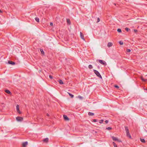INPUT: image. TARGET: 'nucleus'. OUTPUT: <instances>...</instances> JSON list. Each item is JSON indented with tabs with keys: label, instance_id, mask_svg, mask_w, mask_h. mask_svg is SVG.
I'll use <instances>...</instances> for the list:
<instances>
[{
	"label": "nucleus",
	"instance_id": "39448f33",
	"mask_svg": "<svg viewBox=\"0 0 147 147\" xmlns=\"http://www.w3.org/2000/svg\"><path fill=\"white\" fill-rule=\"evenodd\" d=\"M112 138L113 141H118L119 142H120L121 141H119L118 139L116 137H114V136H112Z\"/></svg>",
	"mask_w": 147,
	"mask_h": 147
},
{
	"label": "nucleus",
	"instance_id": "a878e982",
	"mask_svg": "<svg viewBox=\"0 0 147 147\" xmlns=\"http://www.w3.org/2000/svg\"><path fill=\"white\" fill-rule=\"evenodd\" d=\"M117 31L119 32H121V30L120 28L118 29Z\"/></svg>",
	"mask_w": 147,
	"mask_h": 147
},
{
	"label": "nucleus",
	"instance_id": "ea45409f",
	"mask_svg": "<svg viewBox=\"0 0 147 147\" xmlns=\"http://www.w3.org/2000/svg\"><path fill=\"white\" fill-rule=\"evenodd\" d=\"M2 11L0 9V12L2 13Z\"/></svg>",
	"mask_w": 147,
	"mask_h": 147
},
{
	"label": "nucleus",
	"instance_id": "423d86ee",
	"mask_svg": "<svg viewBox=\"0 0 147 147\" xmlns=\"http://www.w3.org/2000/svg\"><path fill=\"white\" fill-rule=\"evenodd\" d=\"M80 36L81 38L83 40H85V39L84 37V36L82 34V33L81 32H80Z\"/></svg>",
	"mask_w": 147,
	"mask_h": 147
},
{
	"label": "nucleus",
	"instance_id": "4c0bfd02",
	"mask_svg": "<svg viewBox=\"0 0 147 147\" xmlns=\"http://www.w3.org/2000/svg\"><path fill=\"white\" fill-rule=\"evenodd\" d=\"M78 97L80 98V99H82V97L81 96H78Z\"/></svg>",
	"mask_w": 147,
	"mask_h": 147
},
{
	"label": "nucleus",
	"instance_id": "6e6552de",
	"mask_svg": "<svg viewBox=\"0 0 147 147\" xmlns=\"http://www.w3.org/2000/svg\"><path fill=\"white\" fill-rule=\"evenodd\" d=\"M8 63L10 64H11L12 65H14L15 64V63L13 61H8Z\"/></svg>",
	"mask_w": 147,
	"mask_h": 147
},
{
	"label": "nucleus",
	"instance_id": "ddd939ff",
	"mask_svg": "<svg viewBox=\"0 0 147 147\" xmlns=\"http://www.w3.org/2000/svg\"><path fill=\"white\" fill-rule=\"evenodd\" d=\"M125 130L126 132L127 133V132H129L127 127L125 126Z\"/></svg>",
	"mask_w": 147,
	"mask_h": 147
},
{
	"label": "nucleus",
	"instance_id": "5701e85b",
	"mask_svg": "<svg viewBox=\"0 0 147 147\" xmlns=\"http://www.w3.org/2000/svg\"><path fill=\"white\" fill-rule=\"evenodd\" d=\"M140 140L141 142H145V140L144 139H140Z\"/></svg>",
	"mask_w": 147,
	"mask_h": 147
},
{
	"label": "nucleus",
	"instance_id": "f03ea898",
	"mask_svg": "<svg viewBox=\"0 0 147 147\" xmlns=\"http://www.w3.org/2000/svg\"><path fill=\"white\" fill-rule=\"evenodd\" d=\"M98 61L102 65H103L105 66L107 65V63L105 61L102 60H98Z\"/></svg>",
	"mask_w": 147,
	"mask_h": 147
},
{
	"label": "nucleus",
	"instance_id": "20e7f679",
	"mask_svg": "<svg viewBox=\"0 0 147 147\" xmlns=\"http://www.w3.org/2000/svg\"><path fill=\"white\" fill-rule=\"evenodd\" d=\"M16 110L18 112L20 113H21V112H20V110H19V106L18 105H17L16 106Z\"/></svg>",
	"mask_w": 147,
	"mask_h": 147
},
{
	"label": "nucleus",
	"instance_id": "7ed1b4c3",
	"mask_svg": "<svg viewBox=\"0 0 147 147\" xmlns=\"http://www.w3.org/2000/svg\"><path fill=\"white\" fill-rule=\"evenodd\" d=\"M16 119L18 121H21L23 120V118L21 117H17L16 118Z\"/></svg>",
	"mask_w": 147,
	"mask_h": 147
},
{
	"label": "nucleus",
	"instance_id": "4be33fe9",
	"mask_svg": "<svg viewBox=\"0 0 147 147\" xmlns=\"http://www.w3.org/2000/svg\"><path fill=\"white\" fill-rule=\"evenodd\" d=\"M35 20L37 22H39V19L38 17H36L35 18Z\"/></svg>",
	"mask_w": 147,
	"mask_h": 147
},
{
	"label": "nucleus",
	"instance_id": "c85d7f7f",
	"mask_svg": "<svg viewBox=\"0 0 147 147\" xmlns=\"http://www.w3.org/2000/svg\"><path fill=\"white\" fill-rule=\"evenodd\" d=\"M119 44L121 45H122L123 44V42H122L121 41H119Z\"/></svg>",
	"mask_w": 147,
	"mask_h": 147
},
{
	"label": "nucleus",
	"instance_id": "aec40b11",
	"mask_svg": "<svg viewBox=\"0 0 147 147\" xmlns=\"http://www.w3.org/2000/svg\"><path fill=\"white\" fill-rule=\"evenodd\" d=\"M68 93L69 95V96L71 97V98H73L74 96L72 94H70V93H69V92H68Z\"/></svg>",
	"mask_w": 147,
	"mask_h": 147
},
{
	"label": "nucleus",
	"instance_id": "e433bc0d",
	"mask_svg": "<svg viewBox=\"0 0 147 147\" xmlns=\"http://www.w3.org/2000/svg\"><path fill=\"white\" fill-rule=\"evenodd\" d=\"M134 31L135 32H136L137 31V30H136L134 29Z\"/></svg>",
	"mask_w": 147,
	"mask_h": 147
},
{
	"label": "nucleus",
	"instance_id": "9d476101",
	"mask_svg": "<svg viewBox=\"0 0 147 147\" xmlns=\"http://www.w3.org/2000/svg\"><path fill=\"white\" fill-rule=\"evenodd\" d=\"M49 140V139L48 138H46L44 139L43 140V141L45 142H47Z\"/></svg>",
	"mask_w": 147,
	"mask_h": 147
},
{
	"label": "nucleus",
	"instance_id": "473e14b6",
	"mask_svg": "<svg viewBox=\"0 0 147 147\" xmlns=\"http://www.w3.org/2000/svg\"><path fill=\"white\" fill-rule=\"evenodd\" d=\"M114 87L115 88H119V87L117 85H115L114 86Z\"/></svg>",
	"mask_w": 147,
	"mask_h": 147
},
{
	"label": "nucleus",
	"instance_id": "2f4dec72",
	"mask_svg": "<svg viewBox=\"0 0 147 147\" xmlns=\"http://www.w3.org/2000/svg\"><path fill=\"white\" fill-rule=\"evenodd\" d=\"M93 121L94 122H96L97 121V120L96 119H94L93 120Z\"/></svg>",
	"mask_w": 147,
	"mask_h": 147
},
{
	"label": "nucleus",
	"instance_id": "393cba45",
	"mask_svg": "<svg viewBox=\"0 0 147 147\" xmlns=\"http://www.w3.org/2000/svg\"><path fill=\"white\" fill-rule=\"evenodd\" d=\"M125 30H126L127 32H128L130 30V29L129 28H125Z\"/></svg>",
	"mask_w": 147,
	"mask_h": 147
},
{
	"label": "nucleus",
	"instance_id": "412c9836",
	"mask_svg": "<svg viewBox=\"0 0 147 147\" xmlns=\"http://www.w3.org/2000/svg\"><path fill=\"white\" fill-rule=\"evenodd\" d=\"M88 68L90 69H91L93 67L92 65H89L88 66Z\"/></svg>",
	"mask_w": 147,
	"mask_h": 147
},
{
	"label": "nucleus",
	"instance_id": "a211bd4d",
	"mask_svg": "<svg viewBox=\"0 0 147 147\" xmlns=\"http://www.w3.org/2000/svg\"><path fill=\"white\" fill-rule=\"evenodd\" d=\"M67 23L68 24H70V21L69 19H67Z\"/></svg>",
	"mask_w": 147,
	"mask_h": 147
},
{
	"label": "nucleus",
	"instance_id": "6ab92c4d",
	"mask_svg": "<svg viewBox=\"0 0 147 147\" xmlns=\"http://www.w3.org/2000/svg\"><path fill=\"white\" fill-rule=\"evenodd\" d=\"M40 51L41 54H44V51H43V50L42 49H40Z\"/></svg>",
	"mask_w": 147,
	"mask_h": 147
},
{
	"label": "nucleus",
	"instance_id": "72a5a7b5",
	"mask_svg": "<svg viewBox=\"0 0 147 147\" xmlns=\"http://www.w3.org/2000/svg\"><path fill=\"white\" fill-rule=\"evenodd\" d=\"M49 77L50 78L52 79L53 78V77L52 76L50 75L49 76Z\"/></svg>",
	"mask_w": 147,
	"mask_h": 147
},
{
	"label": "nucleus",
	"instance_id": "bb28decb",
	"mask_svg": "<svg viewBox=\"0 0 147 147\" xmlns=\"http://www.w3.org/2000/svg\"><path fill=\"white\" fill-rule=\"evenodd\" d=\"M111 129H112L111 127H108L106 128V129H107L108 130H110Z\"/></svg>",
	"mask_w": 147,
	"mask_h": 147
},
{
	"label": "nucleus",
	"instance_id": "f3484780",
	"mask_svg": "<svg viewBox=\"0 0 147 147\" xmlns=\"http://www.w3.org/2000/svg\"><path fill=\"white\" fill-rule=\"evenodd\" d=\"M141 79L143 82H145L147 80L146 79H144L142 77H141Z\"/></svg>",
	"mask_w": 147,
	"mask_h": 147
},
{
	"label": "nucleus",
	"instance_id": "dca6fc26",
	"mask_svg": "<svg viewBox=\"0 0 147 147\" xmlns=\"http://www.w3.org/2000/svg\"><path fill=\"white\" fill-rule=\"evenodd\" d=\"M5 92L7 93L8 94H10L11 93L8 90H5Z\"/></svg>",
	"mask_w": 147,
	"mask_h": 147
},
{
	"label": "nucleus",
	"instance_id": "4468645a",
	"mask_svg": "<svg viewBox=\"0 0 147 147\" xmlns=\"http://www.w3.org/2000/svg\"><path fill=\"white\" fill-rule=\"evenodd\" d=\"M88 115L89 116H93L94 115V113L90 112H89L88 113Z\"/></svg>",
	"mask_w": 147,
	"mask_h": 147
},
{
	"label": "nucleus",
	"instance_id": "b1692460",
	"mask_svg": "<svg viewBox=\"0 0 147 147\" xmlns=\"http://www.w3.org/2000/svg\"><path fill=\"white\" fill-rule=\"evenodd\" d=\"M113 144L114 145V147H117V145L114 142H113Z\"/></svg>",
	"mask_w": 147,
	"mask_h": 147
},
{
	"label": "nucleus",
	"instance_id": "7c9ffc66",
	"mask_svg": "<svg viewBox=\"0 0 147 147\" xmlns=\"http://www.w3.org/2000/svg\"><path fill=\"white\" fill-rule=\"evenodd\" d=\"M130 51H131V50L130 49H127V52H130Z\"/></svg>",
	"mask_w": 147,
	"mask_h": 147
},
{
	"label": "nucleus",
	"instance_id": "58836bf2",
	"mask_svg": "<svg viewBox=\"0 0 147 147\" xmlns=\"http://www.w3.org/2000/svg\"><path fill=\"white\" fill-rule=\"evenodd\" d=\"M47 116H49V115L48 114V113H47Z\"/></svg>",
	"mask_w": 147,
	"mask_h": 147
},
{
	"label": "nucleus",
	"instance_id": "a19ab883",
	"mask_svg": "<svg viewBox=\"0 0 147 147\" xmlns=\"http://www.w3.org/2000/svg\"><path fill=\"white\" fill-rule=\"evenodd\" d=\"M146 132H147V130L146 131Z\"/></svg>",
	"mask_w": 147,
	"mask_h": 147
},
{
	"label": "nucleus",
	"instance_id": "f257e3e1",
	"mask_svg": "<svg viewBox=\"0 0 147 147\" xmlns=\"http://www.w3.org/2000/svg\"><path fill=\"white\" fill-rule=\"evenodd\" d=\"M93 71L94 73L99 78L102 79V77L100 73L94 69Z\"/></svg>",
	"mask_w": 147,
	"mask_h": 147
},
{
	"label": "nucleus",
	"instance_id": "f704fd0d",
	"mask_svg": "<svg viewBox=\"0 0 147 147\" xmlns=\"http://www.w3.org/2000/svg\"><path fill=\"white\" fill-rule=\"evenodd\" d=\"M50 25L51 26H52L53 25V23H52V22H50Z\"/></svg>",
	"mask_w": 147,
	"mask_h": 147
},
{
	"label": "nucleus",
	"instance_id": "0eeeda50",
	"mask_svg": "<svg viewBox=\"0 0 147 147\" xmlns=\"http://www.w3.org/2000/svg\"><path fill=\"white\" fill-rule=\"evenodd\" d=\"M64 119L65 120H69V119L68 117L65 115H64L63 116Z\"/></svg>",
	"mask_w": 147,
	"mask_h": 147
},
{
	"label": "nucleus",
	"instance_id": "cd10ccee",
	"mask_svg": "<svg viewBox=\"0 0 147 147\" xmlns=\"http://www.w3.org/2000/svg\"><path fill=\"white\" fill-rule=\"evenodd\" d=\"M103 120H102V119L100 121H99V123H103Z\"/></svg>",
	"mask_w": 147,
	"mask_h": 147
},
{
	"label": "nucleus",
	"instance_id": "c756f323",
	"mask_svg": "<svg viewBox=\"0 0 147 147\" xmlns=\"http://www.w3.org/2000/svg\"><path fill=\"white\" fill-rule=\"evenodd\" d=\"M100 21V19L99 18H98L97 19V22L98 23Z\"/></svg>",
	"mask_w": 147,
	"mask_h": 147
},
{
	"label": "nucleus",
	"instance_id": "c9c22d12",
	"mask_svg": "<svg viewBox=\"0 0 147 147\" xmlns=\"http://www.w3.org/2000/svg\"><path fill=\"white\" fill-rule=\"evenodd\" d=\"M108 120H106L105 121V122L106 123H108Z\"/></svg>",
	"mask_w": 147,
	"mask_h": 147
},
{
	"label": "nucleus",
	"instance_id": "2eb2a0df",
	"mask_svg": "<svg viewBox=\"0 0 147 147\" xmlns=\"http://www.w3.org/2000/svg\"><path fill=\"white\" fill-rule=\"evenodd\" d=\"M59 83L61 84H63V82L61 80H59L58 81Z\"/></svg>",
	"mask_w": 147,
	"mask_h": 147
},
{
	"label": "nucleus",
	"instance_id": "1a4fd4ad",
	"mask_svg": "<svg viewBox=\"0 0 147 147\" xmlns=\"http://www.w3.org/2000/svg\"><path fill=\"white\" fill-rule=\"evenodd\" d=\"M113 45V44L111 42H109L107 44V46L109 47H111Z\"/></svg>",
	"mask_w": 147,
	"mask_h": 147
},
{
	"label": "nucleus",
	"instance_id": "f8f14e48",
	"mask_svg": "<svg viewBox=\"0 0 147 147\" xmlns=\"http://www.w3.org/2000/svg\"><path fill=\"white\" fill-rule=\"evenodd\" d=\"M126 135L127 136L129 137V138H131V136L129 133V132L126 133Z\"/></svg>",
	"mask_w": 147,
	"mask_h": 147
},
{
	"label": "nucleus",
	"instance_id": "9b49d317",
	"mask_svg": "<svg viewBox=\"0 0 147 147\" xmlns=\"http://www.w3.org/2000/svg\"><path fill=\"white\" fill-rule=\"evenodd\" d=\"M27 144H28V142H24L22 144V145L23 147H25L26 146Z\"/></svg>",
	"mask_w": 147,
	"mask_h": 147
}]
</instances>
